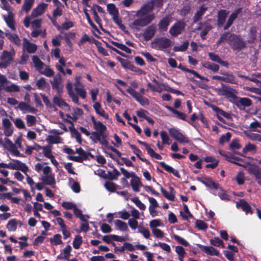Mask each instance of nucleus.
<instances>
[{
  "label": "nucleus",
  "instance_id": "obj_14",
  "mask_svg": "<svg viewBox=\"0 0 261 261\" xmlns=\"http://www.w3.org/2000/svg\"><path fill=\"white\" fill-rule=\"evenodd\" d=\"M2 127L4 130V134L6 137H9L12 135L14 127L9 119L6 118L2 119Z\"/></svg>",
  "mask_w": 261,
  "mask_h": 261
},
{
  "label": "nucleus",
  "instance_id": "obj_39",
  "mask_svg": "<svg viewBox=\"0 0 261 261\" xmlns=\"http://www.w3.org/2000/svg\"><path fill=\"white\" fill-rule=\"evenodd\" d=\"M173 190V188L171 187H169V191H167L163 189L162 187L161 188V191L165 197L168 199L169 200L173 201L175 198V196L173 194L172 192Z\"/></svg>",
  "mask_w": 261,
  "mask_h": 261
},
{
  "label": "nucleus",
  "instance_id": "obj_56",
  "mask_svg": "<svg viewBox=\"0 0 261 261\" xmlns=\"http://www.w3.org/2000/svg\"><path fill=\"white\" fill-rule=\"evenodd\" d=\"M82 243L83 240L82 237L79 235L76 236L72 243L73 248L75 249H79Z\"/></svg>",
  "mask_w": 261,
  "mask_h": 261
},
{
  "label": "nucleus",
  "instance_id": "obj_27",
  "mask_svg": "<svg viewBox=\"0 0 261 261\" xmlns=\"http://www.w3.org/2000/svg\"><path fill=\"white\" fill-rule=\"evenodd\" d=\"M237 206L241 207L242 210L245 212L246 214H252V211L250 205L244 199H241L237 202Z\"/></svg>",
  "mask_w": 261,
  "mask_h": 261
},
{
  "label": "nucleus",
  "instance_id": "obj_6",
  "mask_svg": "<svg viewBox=\"0 0 261 261\" xmlns=\"http://www.w3.org/2000/svg\"><path fill=\"white\" fill-rule=\"evenodd\" d=\"M228 43L234 50H241L245 46V42L238 36L230 34L228 37Z\"/></svg>",
  "mask_w": 261,
  "mask_h": 261
},
{
  "label": "nucleus",
  "instance_id": "obj_34",
  "mask_svg": "<svg viewBox=\"0 0 261 261\" xmlns=\"http://www.w3.org/2000/svg\"><path fill=\"white\" fill-rule=\"evenodd\" d=\"M74 91L79 98L84 99L87 97V92L84 85L75 87Z\"/></svg>",
  "mask_w": 261,
  "mask_h": 261
},
{
  "label": "nucleus",
  "instance_id": "obj_18",
  "mask_svg": "<svg viewBox=\"0 0 261 261\" xmlns=\"http://www.w3.org/2000/svg\"><path fill=\"white\" fill-rule=\"evenodd\" d=\"M156 32V26L151 24L147 27L144 31L143 36L146 41L150 40L154 35Z\"/></svg>",
  "mask_w": 261,
  "mask_h": 261
},
{
  "label": "nucleus",
  "instance_id": "obj_33",
  "mask_svg": "<svg viewBox=\"0 0 261 261\" xmlns=\"http://www.w3.org/2000/svg\"><path fill=\"white\" fill-rule=\"evenodd\" d=\"M160 164L166 171L172 173L176 177L180 178V176L177 170L166 164L164 162H161Z\"/></svg>",
  "mask_w": 261,
  "mask_h": 261
},
{
  "label": "nucleus",
  "instance_id": "obj_49",
  "mask_svg": "<svg viewBox=\"0 0 261 261\" xmlns=\"http://www.w3.org/2000/svg\"><path fill=\"white\" fill-rule=\"evenodd\" d=\"M160 136L163 144L169 145L171 143V140L166 132L164 130L161 131L160 132Z\"/></svg>",
  "mask_w": 261,
  "mask_h": 261
},
{
  "label": "nucleus",
  "instance_id": "obj_60",
  "mask_svg": "<svg viewBox=\"0 0 261 261\" xmlns=\"http://www.w3.org/2000/svg\"><path fill=\"white\" fill-rule=\"evenodd\" d=\"M107 10L109 14L113 16L118 14V11L115 5L113 4H109L107 5Z\"/></svg>",
  "mask_w": 261,
  "mask_h": 261
},
{
  "label": "nucleus",
  "instance_id": "obj_54",
  "mask_svg": "<svg viewBox=\"0 0 261 261\" xmlns=\"http://www.w3.org/2000/svg\"><path fill=\"white\" fill-rule=\"evenodd\" d=\"M152 82L157 85L156 89L155 92L161 93L163 91H166V88H169V87L166 86L165 84L159 83L154 79L152 80Z\"/></svg>",
  "mask_w": 261,
  "mask_h": 261
},
{
  "label": "nucleus",
  "instance_id": "obj_59",
  "mask_svg": "<svg viewBox=\"0 0 261 261\" xmlns=\"http://www.w3.org/2000/svg\"><path fill=\"white\" fill-rule=\"evenodd\" d=\"M223 82L231 84H237V82L234 76L231 74L224 73Z\"/></svg>",
  "mask_w": 261,
  "mask_h": 261
},
{
  "label": "nucleus",
  "instance_id": "obj_24",
  "mask_svg": "<svg viewBox=\"0 0 261 261\" xmlns=\"http://www.w3.org/2000/svg\"><path fill=\"white\" fill-rule=\"evenodd\" d=\"M172 21V17L170 15L163 18L158 24L159 29L160 31H167L169 25Z\"/></svg>",
  "mask_w": 261,
  "mask_h": 261
},
{
  "label": "nucleus",
  "instance_id": "obj_64",
  "mask_svg": "<svg viewBox=\"0 0 261 261\" xmlns=\"http://www.w3.org/2000/svg\"><path fill=\"white\" fill-rule=\"evenodd\" d=\"M71 135L72 137L75 138L78 143L80 144L82 143L81 135L76 129L72 128L71 129Z\"/></svg>",
  "mask_w": 261,
  "mask_h": 261
},
{
  "label": "nucleus",
  "instance_id": "obj_10",
  "mask_svg": "<svg viewBox=\"0 0 261 261\" xmlns=\"http://www.w3.org/2000/svg\"><path fill=\"white\" fill-rule=\"evenodd\" d=\"M186 24L182 20L175 22L170 29L169 33L172 37H176L184 31Z\"/></svg>",
  "mask_w": 261,
  "mask_h": 261
},
{
  "label": "nucleus",
  "instance_id": "obj_28",
  "mask_svg": "<svg viewBox=\"0 0 261 261\" xmlns=\"http://www.w3.org/2000/svg\"><path fill=\"white\" fill-rule=\"evenodd\" d=\"M93 107L97 114L103 117L106 119H109V115L105 112L99 102H95Z\"/></svg>",
  "mask_w": 261,
  "mask_h": 261
},
{
  "label": "nucleus",
  "instance_id": "obj_45",
  "mask_svg": "<svg viewBox=\"0 0 261 261\" xmlns=\"http://www.w3.org/2000/svg\"><path fill=\"white\" fill-rule=\"evenodd\" d=\"M73 26V23L71 21L68 20L63 23L61 26H57V28L58 30L62 32L63 30H68Z\"/></svg>",
  "mask_w": 261,
  "mask_h": 261
},
{
  "label": "nucleus",
  "instance_id": "obj_47",
  "mask_svg": "<svg viewBox=\"0 0 261 261\" xmlns=\"http://www.w3.org/2000/svg\"><path fill=\"white\" fill-rule=\"evenodd\" d=\"M17 223L15 219H11L8 223L6 227L9 231H14L16 230Z\"/></svg>",
  "mask_w": 261,
  "mask_h": 261
},
{
  "label": "nucleus",
  "instance_id": "obj_48",
  "mask_svg": "<svg viewBox=\"0 0 261 261\" xmlns=\"http://www.w3.org/2000/svg\"><path fill=\"white\" fill-rule=\"evenodd\" d=\"M105 187L110 192H115L116 190L120 189L118 186L110 181L106 182L105 184Z\"/></svg>",
  "mask_w": 261,
  "mask_h": 261
},
{
  "label": "nucleus",
  "instance_id": "obj_41",
  "mask_svg": "<svg viewBox=\"0 0 261 261\" xmlns=\"http://www.w3.org/2000/svg\"><path fill=\"white\" fill-rule=\"evenodd\" d=\"M114 222L115 226L118 229L122 231H126L128 230V227L126 223L120 220H116Z\"/></svg>",
  "mask_w": 261,
  "mask_h": 261
},
{
  "label": "nucleus",
  "instance_id": "obj_51",
  "mask_svg": "<svg viewBox=\"0 0 261 261\" xmlns=\"http://www.w3.org/2000/svg\"><path fill=\"white\" fill-rule=\"evenodd\" d=\"M213 109L217 113V115H220L221 116H222L228 119L231 118V116L229 113L223 111L217 107H213Z\"/></svg>",
  "mask_w": 261,
  "mask_h": 261
},
{
  "label": "nucleus",
  "instance_id": "obj_13",
  "mask_svg": "<svg viewBox=\"0 0 261 261\" xmlns=\"http://www.w3.org/2000/svg\"><path fill=\"white\" fill-rule=\"evenodd\" d=\"M126 91L142 106L148 105L149 104V100L147 98L143 97L140 93L132 88H128Z\"/></svg>",
  "mask_w": 261,
  "mask_h": 261
},
{
  "label": "nucleus",
  "instance_id": "obj_19",
  "mask_svg": "<svg viewBox=\"0 0 261 261\" xmlns=\"http://www.w3.org/2000/svg\"><path fill=\"white\" fill-rule=\"evenodd\" d=\"M34 169L38 173L41 174L42 173L41 175L46 174L51 172V168L47 165L46 163H37L35 165Z\"/></svg>",
  "mask_w": 261,
  "mask_h": 261
},
{
  "label": "nucleus",
  "instance_id": "obj_23",
  "mask_svg": "<svg viewBox=\"0 0 261 261\" xmlns=\"http://www.w3.org/2000/svg\"><path fill=\"white\" fill-rule=\"evenodd\" d=\"M47 6L48 5L45 3H41L39 4L37 7L32 11L31 16L33 17H37L41 15L44 13Z\"/></svg>",
  "mask_w": 261,
  "mask_h": 261
},
{
  "label": "nucleus",
  "instance_id": "obj_55",
  "mask_svg": "<svg viewBox=\"0 0 261 261\" xmlns=\"http://www.w3.org/2000/svg\"><path fill=\"white\" fill-rule=\"evenodd\" d=\"M184 212H180V215L185 220H187L189 218H192V215L190 213L188 207L186 204H184Z\"/></svg>",
  "mask_w": 261,
  "mask_h": 261
},
{
  "label": "nucleus",
  "instance_id": "obj_43",
  "mask_svg": "<svg viewBox=\"0 0 261 261\" xmlns=\"http://www.w3.org/2000/svg\"><path fill=\"white\" fill-rule=\"evenodd\" d=\"M202 66L204 68L210 69L214 72H217L219 69V66L218 65L209 62H205L203 63Z\"/></svg>",
  "mask_w": 261,
  "mask_h": 261
},
{
  "label": "nucleus",
  "instance_id": "obj_38",
  "mask_svg": "<svg viewBox=\"0 0 261 261\" xmlns=\"http://www.w3.org/2000/svg\"><path fill=\"white\" fill-rule=\"evenodd\" d=\"M32 61L36 69L39 72L42 69L43 67L45 66L44 63L36 56H33L32 57Z\"/></svg>",
  "mask_w": 261,
  "mask_h": 261
},
{
  "label": "nucleus",
  "instance_id": "obj_32",
  "mask_svg": "<svg viewBox=\"0 0 261 261\" xmlns=\"http://www.w3.org/2000/svg\"><path fill=\"white\" fill-rule=\"evenodd\" d=\"M211 26L207 23H200L198 30H202L200 33V36L202 39H205L207 33L211 30Z\"/></svg>",
  "mask_w": 261,
  "mask_h": 261
},
{
  "label": "nucleus",
  "instance_id": "obj_52",
  "mask_svg": "<svg viewBox=\"0 0 261 261\" xmlns=\"http://www.w3.org/2000/svg\"><path fill=\"white\" fill-rule=\"evenodd\" d=\"M138 232L141 233L145 239H148L150 236L149 229L142 225L139 226Z\"/></svg>",
  "mask_w": 261,
  "mask_h": 261
},
{
  "label": "nucleus",
  "instance_id": "obj_4",
  "mask_svg": "<svg viewBox=\"0 0 261 261\" xmlns=\"http://www.w3.org/2000/svg\"><path fill=\"white\" fill-rule=\"evenodd\" d=\"M216 91L218 95L225 96L232 103L235 102L238 94L237 90L223 84H222L220 88L216 89Z\"/></svg>",
  "mask_w": 261,
  "mask_h": 261
},
{
  "label": "nucleus",
  "instance_id": "obj_63",
  "mask_svg": "<svg viewBox=\"0 0 261 261\" xmlns=\"http://www.w3.org/2000/svg\"><path fill=\"white\" fill-rule=\"evenodd\" d=\"M261 123L255 121L250 123L249 128L252 132H256L259 133Z\"/></svg>",
  "mask_w": 261,
  "mask_h": 261
},
{
  "label": "nucleus",
  "instance_id": "obj_26",
  "mask_svg": "<svg viewBox=\"0 0 261 261\" xmlns=\"http://www.w3.org/2000/svg\"><path fill=\"white\" fill-rule=\"evenodd\" d=\"M132 174L130 185L135 192H139L140 187L142 186L140 179L135 173H132Z\"/></svg>",
  "mask_w": 261,
  "mask_h": 261
},
{
  "label": "nucleus",
  "instance_id": "obj_7",
  "mask_svg": "<svg viewBox=\"0 0 261 261\" xmlns=\"http://www.w3.org/2000/svg\"><path fill=\"white\" fill-rule=\"evenodd\" d=\"M4 148L7 149L10 153L15 156H22V154L18 150L16 145L14 144L8 137L4 139L3 144H1Z\"/></svg>",
  "mask_w": 261,
  "mask_h": 261
},
{
  "label": "nucleus",
  "instance_id": "obj_31",
  "mask_svg": "<svg viewBox=\"0 0 261 261\" xmlns=\"http://www.w3.org/2000/svg\"><path fill=\"white\" fill-rule=\"evenodd\" d=\"M199 247L202 251L208 255L215 256H218L219 255V251L213 247L203 245H199Z\"/></svg>",
  "mask_w": 261,
  "mask_h": 261
},
{
  "label": "nucleus",
  "instance_id": "obj_1",
  "mask_svg": "<svg viewBox=\"0 0 261 261\" xmlns=\"http://www.w3.org/2000/svg\"><path fill=\"white\" fill-rule=\"evenodd\" d=\"M152 9L153 4L151 3H148L142 6L137 11L136 15L137 18L129 24L130 28L139 31L141 28L149 24L155 17L154 14L150 13Z\"/></svg>",
  "mask_w": 261,
  "mask_h": 261
},
{
  "label": "nucleus",
  "instance_id": "obj_11",
  "mask_svg": "<svg viewBox=\"0 0 261 261\" xmlns=\"http://www.w3.org/2000/svg\"><path fill=\"white\" fill-rule=\"evenodd\" d=\"M13 161V162L8 164V168L12 170H19L26 174V172L29 170V168L25 164L17 160H14Z\"/></svg>",
  "mask_w": 261,
  "mask_h": 261
},
{
  "label": "nucleus",
  "instance_id": "obj_42",
  "mask_svg": "<svg viewBox=\"0 0 261 261\" xmlns=\"http://www.w3.org/2000/svg\"><path fill=\"white\" fill-rule=\"evenodd\" d=\"M6 36L17 46H19L21 45V40L16 34L7 33Z\"/></svg>",
  "mask_w": 261,
  "mask_h": 261
},
{
  "label": "nucleus",
  "instance_id": "obj_61",
  "mask_svg": "<svg viewBox=\"0 0 261 261\" xmlns=\"http://www.w3.org/2000/svg\"><path fill=\"white\" fill-rule=\"evenodd\" d=\"M39 72L47 77H50L54 74V71L51 68L47 66H45V68L43 67Z\"/></svg>",
  "mask_w": 261,
  "mask_h": 261
},
{
  "label": "nucleus",
  "instance_id": "obj_16",
  "mask_svg": "<svg viewBox=\"0 0 261 261\" xmlns=\"http://www.w3.org/2000/svg\"><path fill=\"white\" fill-rule=\"evenodd\" d=\"M240 110H243L246 107L250 106L252 104L251 100L247 97L239 98L238 96L233 102Z\"/></svg>",
  "mask_w": 261,
  "mask_h": 261
},
{
  "label": "nucleus",
  "instance_id": "obj_20",
  "mask_svg": "<svg viewBox=\"0 0 261 261\" xmlns=\"http://www.w3.org/2000/svg\"><path fill=\"white\" fill-rule=\"evenodd\" d=\"M66 89L69 96L71 98L72 101L75 104L80 105L81 103L79 101V97L75 93L74 90L73 89V85L70 81H68L67 83Z\"/></svg>",
  "mask_w": 261,
  "mask_h": 261
},
{
  "label": "nucleus",
  "instance_id": "obj_40",
  "mask_svg": "<svg viewBox=\"0 0 261 261\" xmlns=\"http://www.w3.org/2000/svg\"><path fill=\"white\" fill-rule=\"evenodd\" d=\"M46 141L50 144H59L62 142L63 139L57 135H49L47 136Z\"/></svg>",
  "mask_w": 261,
  "mask_h": 261
},
{
  "label": "nucleus",
  "instance_id": "obj_50",
  "mask_svg": "<svg viewBox=\"0 0 261 261\" xmlns=\"http://www.w3.org/2000/svg\"><path fill=\"white\" fill-rule=\"evenodd\" d=\"M50 242L53 245H58L62 244L61 236L59 234L54 235L53 238L50 239Z\"/></svg>",
  "mask_w": 261,
  "mask_h": 261
},
{
  "label": "nucleus",
  "instance_id": "obj_17",
  "mask_svg": "<svg viewBox=\"0 0 261 261\" xmlns=\"http://www.w3.org/2000/svg\"><path fill=\"white\" fill-rule=\"evenodd\" d=\"M23 51H27L29 54H34L37 49V46L32 42H31L27 38L23 39Z\"/></svg>",
  "mask_w": 261,
  "mask_h": 261
},
{
  "label": "nucleus",
  "instance_id": "obj_44",
  "mask_svg": "<svg viewBox=\"0 0 261 261\" xmlns=\"http://www.w3.org/2000/svg\"><path fill=\"white\" fill-rule=\"evenodd\" d=\"M111 42L113 45L117 47L118 48L125 51L127 54H130L132 52L131 49L123 44L114 41H112Z\"/></svg>",
  "mask_w": 261,
  "mask_h": 261
},
{
  "label": "nucleus",
  "instance_id": "obj_58",
  "mask_svg": "<svg viewBox=\"0 0 261 261\" xmlns=\"http://www.w3.org/2000/svg\"><path fill=\"white\" fill-rule=\"evenodd\" d=\"M25 119L27 125L28 126H32L36 124L37 120L35 116L31 115H27Z\"/></svg>",
  "mask_w": 261,
  "mask_h": 261
},
{
  "label": "nucleus",
  "instance_id": "obj_57",
  "mask_svg": "<svg viewBox=\"0 0 261 261\" xmlns=\"http://www.w3.org/2000/svg\"><path fill=\"white\" fill-rule=\"evenodd\" d=\"M188 46L189 42L188 41H186L180 45L174 46L173 50L175 51H184L188 48Z\"/></svg>",
  "mask_w": 261,
  "mask_h": 261
},
{
  "label": "nucleus",
  "instance_id": "obj_2",
  "mask_svg": "<svg viewBox=\"0 0 261 261\" xmlns=\"http://www.w3.org/2000/svg\"><path fill=\"white\" fill-rule=\"evenodd\" d=\"M91 121L95 131L91 133L90 138L94 143H99L102 145H107L108 141L107 128L101 122L96 120L94 117H91Z\"/></svg>",
  "mask_w": 261,
  "mask_h": 261
},
{
  "label": "nucleus",
  "instance_id": "obj_36",
  "mask_svg": "<svg viewBox=\"0 0 261 261\" xmlns=\"http://www.w3.org/2000/svg\"><path fill=\"white\" fill-rule=\"evenodd\" d=\"M207 8L204 6L202 5L199 9L198 11L195 14V15L193 18L194 22H196L198 20H199L202 15L205 13V11L207 10Z\"/></svg>",
  "mask_w": 261,
  "mask_h": 261
},
{
  "label": "nucleus",
  "instance_id": "obj_3",
  "mask_svg": "<svg viewBox=\"0 0 261 261\" xmlns=\"http://www.w3.org/2000/svg\"><path fill=\"white\" fill-rule=\"evenodd\" d=\"M227 160L231 163L246 168L250 174H252L255 176L257 184L261 186V168L258 166L254 164H250L247 162L245 163L239 158L230 156H227Z\"/></svg>",
  "mask_w": 261,
  "mask_h": 261
},
{
  "label": "nucleus",
  "instance_id": "obj_12",
  "mask_svg": "<svg viewBox=\"0 0 261 261\" xmlns=\"http://www.w3.org/2000/svg\"><path fill=\"white\" fill-rule=\"evenodd\" d=\"M14 55V51H8L4 50L2 54L0 56L2 60L1 66L7 67L9 66L13 61V56Z\"/></svg>",
  "mask_w": 261,
  "mask_h": 261
},
{
  "label": "nucleus",
  "instance_id": "obj_22",
  "mask_svg": "<svg viewBox=\"0 0 261 261\" xmlns=\"http://www.w3.org/2000/svg\"><path fill=\"white\" fill-rule=\"evenodd\" d=\"M242 11L241 8H239L235 10L229 16L226 24L224 25V29L225 30L228 29L233 23L234 20L237 18L238 15L241 13Z\"/></svg>",
  "mask_w": 261,
  "mask_h": 261
},
{
  "label": "nucleus",
  "instance_id": "obj_35",
  "mask_svg": "<svg viewBox=\"0 0 261 261\" xmlns=\"http://www.w3.org/2000/svg\"><path fill=\"white\" fill-rule=\"evenodd\" d=\"M68 185L75 193H78L81 191V187L79 183L75 181L72 178H68Z\"/></svg>",
  "mask_w": 261,
  "mask_h": 261
},
{
  "label": "nucleus",
  "instance_id": "obj_15",
  "mask_svg": "<svg viewBox=\"0 0 261 261\" xmlns=\"http://www.w3.org/2000/svg\"><path fill=\"white\" fill-rule=\"evenodd\" d=\"M40 179L44 185L50 186L53 188H55L56 179L54 174L51 172L46 174L41 175Z\"/></svg>",
  "mask_w": 261,
  "mask_h": 261
},
{
  "label": "nucleus",
  "instance_id": "obj_62",
  "mask_svg": "<svg viewBox=\"0 0 261 261\" xmlns=\"http://www.w3.org/2000/svg\"><path fill=\"white\" fill-rule=\"evenodd\" d=\"M5 90L6 91L8 92H19L20 91V88L18 85H16L14 84H12L10 85L6 86V87L5 88Z\"/></svg>",
  "mask_w": 261,
  "mask_h": 261
},
{
  "label": "nucleus",
  "instance_id": "obj_9",
  "mask_svg": "<svg viewBox=\"0 0 261 261\" xmlns=\"http://www.w3.org/2000/svg\"><path fill=\"white\" fill-rule=\"evenodd\" d=\"M168 131L170 136L179 143L185 144L189 142V139L180 132L179 129L172 127L169 128Z\"/></svg>",
  "mask_w": 261,
  "mask_h": 261
},
{
  "label": "nucleus",
  "instance_id": "obj_5",
  "mask_svg": "<svg viewBox=\"0 0 261 261\" xmlns=\"http://www.w3.org/2000/svg\"><path fill=\"white\" fill-rule=\"evenodd\" d=\"M172 44V41L169 38L166 37H160L154 39L151 43L152 48L164 50L170 47Z\"/></svg>",
  "mask_w": 261,
  "mask_h": 261
},
{
  "label": "nucleus",
  "instance_id": "obj_37",
  "mask_svg": "<svg viewBox=\"0 0 261 261\" xmlns=\"http://www.w3.org/2000/svg\"><path fill=\"white\" fill-rule=\"evenodd\" d=\"M53 102L55 105L60 108H67L69 109V105L61 97L56 96L53 98Z\"/></svg>",
  "mask_w": 261,
  "mask_h": 261
},
{
  "label": "nucleus",
  "instance_id": "obj_21",
  "mask_svg": "<svg viewBox=\"0 0 261 261\" xmlns=\"http://www.w3.org/2000/svg\"><path fill=\"white\" fill-rule=\"evenodd\" d=\"M63 80L60 74H56L52 81H51V85L53 89L59 91L63 88L62 85Z\"/></svg>",
  "mask_w": 261,
  "mask_h": 261
},
{
  "label": "nucleus",
  "instance_id": "obj_53",
  "mask_svg": "<svg viewBox=\"0 0 261 261\" xmlns=\"http://www.w3.org/2000/svg\"><path fill=\"white\" fill-rule=\"evenodd\" d=\"M15 126L19 129L25 128V125L23 121L20 118L12 119Z\"/></svg>",
  "mask_w": 261,
  "mask_h": 261
},
{
  "label": "nucleus",
  "instance_id": "obj_46",
  "mask_svg": "<svg viewBox=\"0 0 261 261\" xmlns=\"http://www.w3.org/2000/svg\"><path fill=\"white\" fill-rule=\"evenodd\" d=\"M34 0H24L21 10L28 12L32 8Z\"/></svg>",
  "mask_w": 261,
  "mask_h": 261
},
{
  "label": "nucleus",
  "instance_id": "obj_30",
  "mask_svg": "<svg viewBox=\"0 0 261 261\" xmlns=\"http://www.w3.org/2000/svg\"><path fill=\"white\" fill-rule=\"evenodd\" d=\"M229 12L226 10H221L218 13V25L222 26L225 21Z\"/></svg>",
  "mask_w": 261,
  "mask_h": 261
},
{
  "label": "nucleus",
  "instance_id": "obj_25",
  "mask_svg": "<svg viewBox=\"0 0 261 261\" xmlns=\"http://www.w3.org/2000/svg\"><path fill=\"white\" fill-rule=\"evenodd\" d=\"M17 108L22 112L23 113L27 112L36 114L37 110L35 108L31 107L29 104L24 102L19 103Z\"/></svg>",
  "mask_w": 261,
  "mask_h": 261
},
{
  "label": "nucleus",
  "instance_id": "obj_8",
  "mask_svg": "<svg viewBox=\"0 0 261 261\" xmlns=\"http://www.w3.org/2000/svg\"><path fill=\"white\" fill-rule=\"evenodd\" d=\"M168 131L170 136L179 143L185 144L189 142V139L180 132L179 129L172 127L169 128Z\"/></svg>",
  "mask_w": 261,
  "mask_h": 261
},
{
  "label": "nucleus",
  "instance_id": "obj_29",
  "mask_svg": "<svg viewBox=\"0 0 261 261\" xmlns=\"http://www.w3.org/2000/svg\"><path fill=\"white\" fill-rule=\"evenodd\" d=\"M7 25L13 31L15 30L14 20L13 18V14L12 12H9L7 16H3Z\"/></svg>",
  "mask_w": 261,
  "mask_h": 261
}]
</instances>
